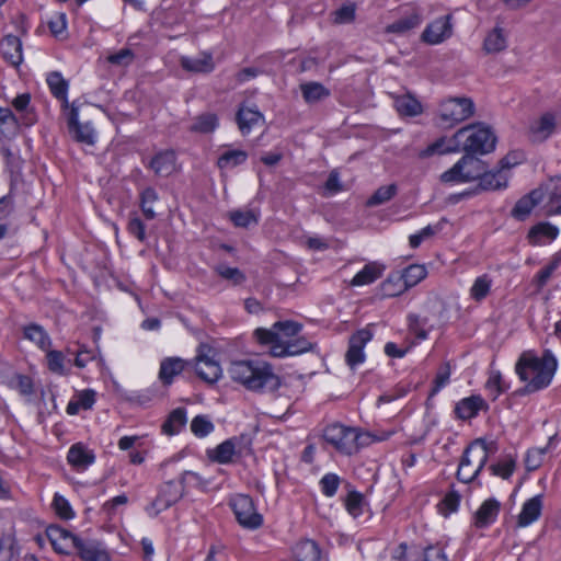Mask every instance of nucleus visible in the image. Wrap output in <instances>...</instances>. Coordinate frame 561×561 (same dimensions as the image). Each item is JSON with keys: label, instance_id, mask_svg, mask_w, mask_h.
<instances>
[{"label": "nucleus", "instance_id": "72a5a7b5", "mask_svg": "<svg viewBox=\"0 0 561 561\" xmlns=\"http://www.w3.org/2000/svg\"><path fill=\"white\" fill-rule=\"evenodd\" d=\"M181 66L184 70L201 73H209L215 67L213 57L209 54H205L201 58L182 57Z\"/></svg>", "mask_w": 561, "mask_h": 561}, {"label": "nucleus", "instance_id": "bb28decb", "mask_svg": "<svg viewBox=\"0 0 561 561\" xmlns=\"http://www.w3.org/2000/svg\"><path fill=\"white\" fill-rule=\"evenodd\" d=\"M261 119L264 121V116L256 107L240 106L236 114V122L242 135L249 134Z\"/></svg>", "mask_w": 561, "mask_h": 561}, {"label": "nucleus", "instance_id": "7ed1b4c3", "mask_svg": "<svg viewBox=\"0 0 561 561\" xmlns=\"http://www.w3.org/2000/svg\"><path fill=\"white\" fill-rule=\"evenodd\" d=\"M364 437L369 438V433H362L355 427H347L339 423L331 424L323 431V439L344 455H352L364 447L365 442H360V438Z\"/></svg>", "mask_w": 561, "mask_h": 561}, {"label": "nucleus", "instance_id": "680f3d73", "mask_svg": "<svg viewBox=\"0 0 561 561\" xmlns=\"http://www.w3.org/2000/svg\"><path fill=\"white\" fill-rule=\"evenodd\" d=\"M490 287L491 279L486 275L478 277L471 287V297L477 301H481L488 296Z\"/></svg>", "mask_w": 561, "mask_h": 561}, {"label": "nucleus", "instance_id": "1a4fd4ad", "mask_svg": "<svg viewBox=\"0 0 561 561\" xmlns=\"http://www.w3.org/2000/svg\"><path fill=\"white\" fill-rule=\"evenodd\" d=\"M374 333L370 325L357 330L348 339V348L345 360L351 368L356 367L365 360L364 347L373 339Z\"/></svg>", "mask_w": 561, "mask_h": 561}, {"label": "nucleus", "instance_id": "412c9836", "mask_svg": "<svg viewBox=\"0 0 561 561\" xmlns=\"http://www.w3.org/2000/svg\"><path fill=\"white\" fill-rule=\"evenodd\" d=\"M195 373L209 385L217 382L221 377L220 365L204 354H198L196 357Z\"/></svg>", "mask_w": 561, "mask_h": 561}, {"label": "nucleus", "instance_id": "bf43d9fd", "mask_svg": "<svg viewBox=\"0 0 561 561\" xmlns=\"http://www.w3.org/2000/svg\"><path fill=\"white\" fill-rule=\"evenodd\" d=\"M426 324V318H420L414 313H410L408 316L409 331L412 332L419 340H425L427 337V331L424 329Z\"/></svg>", "mask_w": 561, "mask_h": 561}, {"label": "nucleus", "instance_id": "9b49d317", "mask_svg": "<svg viewBox=\"0 0 561 561\" xmlns=\"http://www.w3.org/2000/svg\"><path fill=\"white\" fill-rule=\"evenodd\" d=\"M239 440H245L247 445L252 444V439L249 435L242 434L229 439H226L214 449L207 450L208 458L217 463L227 465L233 461V456L237 451V443Z\"/></svg>", "mask_w": 561, "mask_h": 561}, {"label": "nucleus", "instance_id": "774afa93", "mask_svg": "<svg viewBox=\"0 0 561 561\" xmlns=\"http://www.w3.org/2000/svg\"><path fill=\"white\" fill-rule=\"evenodd\" d=\"M127 231L140 242H145L147 239L146 226L137 215L130 216L127 224Z\"/></svg>", "mask_w": 561, "mask_h": 561}, {"label": "nucleus", "instance_id": "0eeeda50", "mask_svg": "<svg viewBox=\"0 0 561 561\" xmlns=\"http://www.w3.org/2000/svg\"><path fill=\"white\" fill-rule=\"evenodd\" d=\"M229 505L238 523L248 529H257L263 524V517L255 510L250 495L237 494L229 501Z\"/></svg>", "mask_w": 561, "mask_h": 561}, {"label": "nucleus", "instance_id": "b1692460", "mask_svg": "<svg viewBox=\"0 0 561 561\" xmlns=\"http://www.w3.org/2000/svg\"><path fill=\"white\" fill-rule=\"evenodd\" d=\"M188 363L180 357H167L160 364L159 379L163 386H170Z\"/></svg>", "mask_w": 561, "mask_h": 561}, {"label": "nucleus", "instance_id": "3c124183", "mask_svg": "<svg viewBox=\"0 0 561 561\" xmlns=\"http://www.w3.org/2000/svg\"><path fill=\"white\" fill-rule=\"evenodd\" d=\"M213 422L206 415H196L191 422L192 433L199 438L206 437L214 431Z\"/></svg>", "mask_w": 561, "mask_h": 561}, {"label": "nucleus", "instance_id": "20e7f679", "mask_svg": "<svg viewBox=\"0 0 561 561\" xmlns=\"http://www.w3.org/2000/svg\"><path fill=\"white\" fill-rule=\"evenodd\" d=\"M469 128L459 141L460 151L474 153L477 156L488 154L494 151L497 138L490 126L483 123H476L465 126Z\"/></svg>", "mask_w": 561, "mask_h": 561}, {"label": "nucleus", "instance_id": "423d86ee", "mask_svg": "<svg viewBox=\"0 0 561 561\" xmlns=\"http://www.w3.org/2000/svg\"><path fill=\"white\" fill-rule=\"evenodd\" d=\"M474 113V103L470 98H450L439 105L437 125L443 128H453L468 119Z\"/></svg>", "mask_w": 561, "mask_h": 561}, {"label": "nucleus", "instance_id": "c9c22d12", "mask_svg": "<svg viewBox=\"0 0 561 561\" xmlns=\"http://www.w3.org/2000/svg\"><path fill=\"white\" fill-rule=\"evenodd\" d=\"M79 557L83 561H111L110 554L103 548L102 543L95 540L87 541Z\"/></svg>", "mask_w": 561, "mask_h": 561}, {"label": "nucleus", "instance_id": "ea45409f", "mask_svg": "<svg viewBox=\"0 0 561 561\" xmlns=\"http://www.w3.org/2000/svg\"><path fill=\"white\" fill-rule=\"evenodd\" d=\"M559 229L550 222H539L530 228L527 238L529 243L538 244L541 237L554 240L558 237Z\"/></svg>", "mask_w": 561, "mask_h": 561}, {"label": "nucleus", "instance_id": "4be33fe9", "mask_svg": "<svg viewBox=\"0 0 561 561\" xmlns=\"http://www.w3.org/2000/svg\"><path fill=\"white\" fill-rule=\"evenodd\" d=\"M0 51L5 61L14 67L23 61L22 42L15 35H7L0 41Z\"/></svg>", "mask_w": 561, "mask_h": 561}, {"label": "nucleus", "instance_id": "338daca9", "mask_svg": "<svg viewBox=\"0 0 561 561\" xmlns=\"http://www.w3.org/2000/svg\"><path fill=\"white\" fill-rule=\"evenodd\" d=\"M181 484H184L186 488L187 484H191L197 488L201 491H207V486L209 484L208 480L203 479L198 473L194 471H184L181 476Z\"/></svg>", "mask_w": 561, "mask_h": 561}, {"label": "nucleus", "instance_id": "49530a36", "mask_svg": "<svg viewBox=\"0 0 561 561\" xmlns=\"http://www.w3.org/2000/svg\"><path fill=\"white\" fill-rule=\"evenodd\" d=\"M285 341L286 348H284V352L287 353L288 356L300 355L302 353L313 351L316 347L314 343H311L304 336H298L296 339H289Z\"/></svg>", "mask_w": 561, "mask_h": 561}, {"label": "nucleus", "instance_id": "f3484780", "mask_svg": "<svg viewBox=\"0 0 561 561\" xmlns=\"http://www.w3.org/2000/svg\"><path fill=\"white\" fill-rule=\"evenodd\" d=\"M542 199L543 192L540 188L530 191L516 202L515 206L511 210V216L519 221L526 220L531 210L540 204Z\"/></svg>", "mask_w": 561, "mask_h": 561}, {"label": "nucleus", "instance_id": "6e6d98bb", "mask_svg": "<svg viewBox=\"0 0 561 561\" xmlns=\"http://www.w3.org/2000/svg\"><path fill=\"white\" fill-rule=\"evenodd\" d=\"M53 507L57 516L61 519L69 520L75 517V512L69 501L58 493L54 495Z\"/></svg>", "mask_w": 561, "mask_h": 561}, {"label": "nucleus", "instance_id": "58836bf2", "mask_svg": "<svg viewBox=\"0 0 561 561\" xmlns=\"http://www.w3.org/2000/svg\"><path fill=\"white\" fill-rule=\"evenodd\" d=\"M380 289L383 297H397L403 294L405 288L402 282V276L400 275V271L390 273L388 277L381 283Z\"/></svg>", "mask_w": 561, "mask_h": 561}, {"label": "nucleus", "instance_id": "e433bc0d", "mask_svg": "<svg viewBox=\"0 0 561 561\" xmlns=\"http://www.w3.org/2000/svg\"><path fill=\"white\" fill-rule=\"evenodd\" d=\"M400 275L402 276V282L407 291L423 280L427 275V271L424 265L411 264L402 270Z\"/></svg>", "mask_w": 561, "mask_h": 561}, {"label": "nucleus", "instance_id": "0e129e2a", "mask_svg": "<svg viewBox=\"0 0 561 561\" xmlns=\"http://www.w3.org/2000/svg\"><path fill=\"white\" fill-rule=\"evenodd\" d=\"M341 479L335 473H327L320 480L321 491L325 496H333L340 485Z\"/></svg>", "mask_w": 561, "mask_h": 561}, {"label": "nucleus", "instance_id": "4468645a", "mask_svg": "<svg viewBox=\"0 0 561 561\" xmlns=\"http://www.w3.org/2000/svg\"><path fill=\"white\" fill-rule=\"evenodd\" d=\"M423 22L421 10L412 8L407 11L400 19L388 24L385 32L388 34L404 35L410 31L419 27Z\"/></svg>", "mask_w": 561, "mask_h": 561}, {"label": "nucleus", "instance_id": "39448f33", "mask_svg": "<svg viewBox=\"0 0 561 561\" xmlns=\"http://www.w3.org/2000/svg\"><path fill=\"white\" fill-rule=\"evenodd\" d=\"M486 163L477 154L465 152V154L447 171L440 174L443 183H468L477 181L484 170Z\"/></svg>", "mask_w": 561, "mask_h": 561}, {"label": "nucleus", "instance_id": "69168bd1", "mask_svg": "<svg viewBox=\"0 0 561 561\" xmlns=\"http://www.w3.org/2000/svg\"><path fill=\"white\" fill-rule=\"evenodd\" d=\"M547 451V447L545 448H533L529 449L525 457V467L527 471L537 470L542 463V457Z\"/></svg>", "mask_w": 561, "mask_h": 561}, {"label": "nucleus", "instance_id": "dca6fc26", "mask_svg": "<svg viewBox=\"0 0 561 561\" xmlns=\"http://www.w3.org/2000/svg\"><path fill=\"white\" fill-rule=\"evenodd\" d=\"M501 511V503L494 499L485 500L473 514L472 525L478 529H484L492 525Z\"/></svg>", "mask_w": 561, "mask_h": 561}, {"label": "nucleus", "instance_id": "4c0bfd02", "mask_svg": "<svg viewBox=\"0 0 561 561\" xmlns=\"http://www.w3.org/2000/svg\"><path fill=\"white\" fill-rule=\"evenodd\" d=\"M394 107L403 116L412 117L422 113L421 103L410 94L396 98Z\"/></svg>", "mask_w": 561, "mask_h": 561}, {"label": "nucleus", "instance_id": "cd10ccee", "mask_svg": "<svg viewBox=\"0 0 561 561\" xmlns=\"http://www.w3.org/2000/svg\"><path fill=\"white\" fill-rule=\"evenodd\" d=\"M385 266L376 262L366 264L352 279V286H363L374 283L381 277Z\"/></svg>", "mask_w": 561, "mask_h": 561}, {"label": "nucleus", "instance_id": "a211bd4d", "mask_svg": "<svg viewBox=\"0 0 561 561\" xmlns=\"http://www.w3.org/2000/svg\"><path fill=\"white\" fill-rule=\"evenodd\" d=\"M471 454H473L476 456V454L471 449V447L467 446L465 448V450H463V454L461 456V459H460V462H459V466H458V470H457V473H456L457 480L460 481V482H463V483H470V482L474 481L476 478L481 472V470L486 465L485 456H481L480 459H479L478 467L476 469H472L471 468V460L469 458V456Z\"/></svg>", "mask_w": 561, "mask_h": 561}, {"label": "nucleus", "instance_id": "ddd939ff", "mask_svg": "<svg viewBox=\"0 0 561 561\" xmlns=\"http://www.w3.org/2000/svg\"><path fill=\"white\" fill-rule=\"evenodd\" d=\"M185 493L184 484L181 481L176 483L173 480L167 481L161 486L158 496L152 502L153 506H157V513L171 507L178 501H180Z\"/></svg>", "mask_w": 561, "mask_h": 561}, {"label": "nucleus", "instance_id": "2f4dec72", "mask_svg": "<svg viewBox=\"0 0 561 561\" xmlns=\"http://www.w3.org/2000/svg\"><path fill=\"white\" fill-rule=\"evenodd\" d=\"M23 336L34 342L41 350L46 351L51 340L45 329L37 323H30L23 328Z\"/></svg>", "mask_w": 561, "mask_h": 561}, {"label": "nucleus", "instance_id": "2eb2a0df", "mask_svg": "<svg viewBox=\"0 0 561 561\" xmlns=\"http://www.w3.org/2000/svg\"><path fill=\"white\" fill-rule=\"evenodd\" d=\"M489 404L480 394H472L460 400L455 407V414L459 420L467 421L476 417L480 411H488Z\"/></svg>", "mask_w": 561, "mask_h": 561}, {"label": "nucleus", "instance_id": "9d476101", "mask_svg": "<svg viewBox=\"0 0 561 561\" xmlns=\"http://www.w3.org/2000/svg\"><path fill=\"white\" fill-rule=\"evenodd\" d=\"M451 14H447L436 19L427 24L421 34V41L428 45H436L453 35Z\"/></svg>", "mask_w": 561, "mask_h": 561}, {"label": "nucleus", "instance_id": "c03bdc74", "mask_svg": "<svg viewBox=\"0 0 561 561\" xmlns=\"http://www.w3.org/2000/svg\"><path fill=\"white\" fill-rule=\"evenodd\" d=\"M19 121L8 107H0V133L4 136L15 135L19 130Z\"/></svg>", "mask_w": 561, "mask_h": 561}, {"label": "nucleus", "instance_id": "393cba45", "mask_svg": "<svg viewBox=\"0 0 561 561\" xmlns=\"http://www.w3.org/2000/svg\"><path fill=\"white\" fill-rule=\"evenodd\" d=\"M542 510V500L541 495H536L529 500H527L523 507L522 512L517 517V526L518 527H527L535 520H537L541 515Z\"/></svg>", "mask_w": 561, "mask_h": 561}, {"label": "nucleus", "instance_id": "c756f323", "mask_svg": "<svg viewBox=\"0 0 561 561\" xmlns=\"http://www.w3.org/2000/svg\"><path fill=\"white\" fill-rule=\"evenodd\" d=\"M554 128V115L545 113L538 121L530 125L529 130L535 139L545 140L553 133Z\"/></svg>", "mask_w": 561, "mask_h": 561}, {"label": "nucleus", "instance_id": "603ef678", "mask_svg": "<svg viewBox=\"0 0 561 561\" xmlns=\"http://www.w3.org/2000/svg\"><path fill=\"white\" fill-rule=\"evenodd\" d=\"M468 446L474 451L476 458L480 459L481 456H485L486 460L489 455L496 453L499 448L495 440L486 442L482 437L476 438Z\"/></svg>", "mask_w": 561, "mask_h": 561}, {"label": "nucleus", "instance_id": "5fc2aeb1", "mask_svg": "<svg viewBox=\"0 0 561 561\" xmlns=\"http://www.w3.org/2000/svg\"><path fill=\"white\" fill-rule=\"evenodd\" d=\"M485 387L492 393V400L495 401L500 394L506 392L510 386L503 380L500 371H494L489 377Z\"/></svg>", "mask_w": 561, "mask_h": 561}, {"label": "nucleus", "instance_id": "f03ea898", "mask_svg": "<svg viewBox=\"0 0 561 561\" xmlns=\"http://www.w3.org/2000/svg\"><path fill=\"white\" fill-rule=\"evenodd\" d=\"M230 378L251 391L275 392L282 386L271 364L263 360H236L228 368Z\"/></svg>", "mask_w": 561, "mask_h": 561}, {"label": "nucleus", "instance_id": "37998d69", "mask_svg": "<svg viewBox=\"0 0 561 561\" xmlns=\"http://www.w3.org/2000/svg\"><path fill=\"white\" fill-rule=\"evenodd\" d=\"M398 193V186L394 183L378 187L374 194L367 199L366 206L375 207L382 205L392 199Z\"/></svg>", "mask_w": 561, "mask_h": 561}, {"label": "nucleus", "instance_id": "6e6552de", "mask_svg": "<svg viewBox=\"0 0 561 561\" xmlns=\"http://www.w3.org/2000/svg\"><path fill=\"white\" fill-rule=\"evenodd\" d=\"M46 536L54 550L60 554H70L72 549H76L79 554L87 543V541L59 525H49L46 528Z\"/></svg>", "mask_w": 561, "mask_h": 561}, {"label": "nucleus", "instance_id": "a19ab883", "mask_svg": "<svg viewBox=\"0 0 561 561\" xmlns=\"http://www.w3.org/2000/svg\"><path fill=\"white\" fill-rule=\"evenodd\" d=\"M507 46L502 27H494L485 37L483 48L488 54H495L504 50Z\"/></svg>", "mask_w": 561, "mask_h": 561}, {"label": "nucleus", "instance_id": "aec40b11", "mask_svg": "<svg viewBox=\"0 0 561 561\" xmlns=\"http://www.w3.org/2000/svg\"><path fill=\"white\" fill-rule=\"evenodd\" d=\"M176 154L172 149L161 150L156 153L149 164L156 175L167 178L171 175L175 170Z\"/></svg>", "mask_w": 561, "mask_h": 561}, {"label": "nucleus", "instance_id": "473e14b6", "mask_svg": "<svg viewBox=\"0 0 561 561\" xmlns=\"http://www.w3.org/2000/svg\"><path fill=\"white\" fill-rule=\"evenodd\" d=\"M219 125L218 116L215 113L206 112L197 115L193 124L190 126V131L196 134H210Z\"/></svg>", "mask_w": 561, "mask_h": 561}, {"label": "nucleus", "instance_id": "79ce46f5", "mask_svg": "<svg viewBox=\"0 0 561 561\" xmlns=\"http://www.w3.org/2000/svg\"><path fill=\"white\" fill-rule=\"evenodd\" d=\"M248 159V152L241 149L227 150L217 160L219 169H232L243 164Z\"/></svg>", "mask_w": 561, "mask_h": 561}, {"label": "nucleus", "instance_id": "4d7b16f0", "mask_svg": "<svg viewBox=\"0 0 561 561\" xmlns=\"http://www.w3.org/2000/svg\"><path fill=\"white\" fill-rule=\"evenodd\" d=\"M364 504V495L357 491L350 492L345 500L347 512L355 518L363 514Z\"/></svg>", "mask_w": 561, "mask_h": 561}, {"label": "nucleus", "instance_id": "864d4df0", "mask_svg": "<svg viewBox=\"0 0 561 561\" xmlns=\"http://www.w3.org/2000/svg\"><path fill=\"white\" fill-rule=\"evenodd\" d=\"M273 328L277 330L284 340H289L299 334L302 330V324L296 321H277L273 324Z\"/></svg>", "mask_w": 561, "mask_h": 561}, {"label": "nucleus", "instance_id": "6ab92c4d", "mask_svg": "<svg viewBox=\"0 0 561 561\" xmlns=\"http://www.w3.org/2000/svg\"><path fill=\"white\" fill-rule=\"evenodd\" d=\"M67 460L73 469L83 471L95 461V455L84 444L76 443L69 448Z\"/></svg>", "mask_w": 561, "mask_h": 561}, {"label": "nucleus", "instance_id": "13d9d810", "mask_svg": "<svg viewBox=\"0 0 561 561\" xmlns=\"http://www.w3.org/2000/svg\"><path fill=\"white\" fill-rule=\"evenodd\" d=\"M47 366L51 373L58 375H67L68 370L64 367L65 355L61 351H48L47 352Z\"/></svg>", "mask_w": 561, "mask_h": 561}, {"label": "nucleus", "instance_id": "f257e3e1", "mask_svg": "<svg viewBox=\"0 0 561 561\" xmlns=\"http://www.w3.org/2000/svg\"><path fill=\"white\" fill-rule=\"evenodd\" d=\"M557 370V359L550 350L543 351L542 359L530 353H523L515 371L522 381H528L524 387L514 391V396L523 397L547 388Z\"/></svg>", "mask_w": 561, "mask_h": 561}, {"label": "nucleus", "instance_id": "09e8293b", "mask_svg": "<svg viewBox=\"0 0 561 561\" xmlns=\"http://www.w3.org/2000/svg\"><path fill=\"white\" fill-rule=\"evenodd\" d=\"M229 219L239 228H248L251 225H257L259 219L252 209L247 210H232L229 213Z\"/></svg>", "mask_w": 561, "mask_h": 561}, {"label": "nucleus", "instance_id": "052dcab7", "mask_svg": "<svg viewBox=\"0 0 561 561\" xmlns=\"http://www.w3.org/2000/svg\"><path fill=\"white\" fill-rule=\"evenodd\" d=\"M333 21L336 24H348L355 20L356 7L354 3L343 4L333 12Z\"/></svg>", "mask_w": 561, "mask_h": 561}, {"label": "nucleus", "instance_id": "8fccbe9b", "mask_svg": "<svg viewBox=\"0 0 561 561\" xmlns=\"http://www.w3.org/2000/svg\"><path fill=\"white\" fill-rule=\"evenodd\" d=\"M450 378V365L449 363H445L442 365L433 381V387L430 391L427 402H430L439 391L442 388H444L448 382Z\"/></svg>", "mask_w": 561, "mask_h": 561}, {"label": "nucleus", "instance_id": "5701e85b", "mask_svg": "<svg viewBox=\"0 0 561 561\" xmlns=\"http://www.w3.org/2000/svg\"><path fill=\"white\" fill-rule=\"evenodd\" d=\"M477 180L479 183L474 188L478 190V193L482 191H497L507 186V178L499 169L490 171L486 168Z\"/></svg>", "mask_w": 561, "mask_h": 561}, {"label": "nucleus", "instance_id": "f8f14e48", "mask_svg": "<svg viewBox=\"0 0 561 561\" xmlns=\"http://www.w3.org/2000/svg\"><path fill=\"white\" fill-rule=\"evenodd\" d=\"M469 128H460L458 129L453 137L447 139L446 137H440L436 139L433 144L428 145L425 149L420 152V158H428L433 154H444L450 152H459L461 138H463L465 131Z\"/></svg>", "mask_w": 561, "mask_h": 561}, {"label": "nucleus", "instance_id": "7c9ffc66", "mask_svg": "<svg viewBox=\"0 0 561 561\" xmlns=\"http://www.w3.org/2000/svg\"><path fill=\"white\" fill-rule=\"evenodd\" d=\"M47 84L50 89L51 94L59 101L62 102L65 107L68 106V81L65 80L60 72L53 71L47 76Z\"/></svg>", "mask_w": 561, "mask_h": 561}, {"label": "nucleus", "instance_id": "de8ad7c7", "mask_svg": "<svg viewBox=\"0 0 561 561\" xmlns=\"http://www.w3.org/2000/svg\"><path fill=\"white\" fill-rule=\"evenodd\" d=\"M515 467H516V459L513 456L508 455L502 461L492 463L489 467V470L491 471V473L493 476H499L502 479L507 480L514 473Z\"/></svg>", "mask_w": 561, "mask_h": 561}, {"label": "nucleus", "instance_id": "a18cd8bd", "mask_svg": "<svg viewBox=\"0 0 561 561\" xmlns=\"http://www.w3.org/2000/svg\"><path fill=\"white\" fill-rule=\"evenodd\" d=\"M72 139L77 142L85 144V145H94L95 135L93 127L89 124H78L68 129Z\"/></svg>", "mask_w": 561, "mask_h": 561}, {"label": "nucleus", "instance_id": "e2e57ef3", "mask_svg": "<svg viewBox=\"0 0 561 561\" xmlns=\"http://www.w3.org/2000/svg\"><path fill=\"white\" fill-rule=\"evenodd\" d=\"M216 272L219 276L225 279L231 280L233 285H240L245 282L247 277L243 272H241L238 267H230L227 265H218L216 267Z\"/></svg>", "mask_w": 561, "mask_h": 561}, {"label": "nucleus", "instance_id": "c85d7f7f", "mask_svg": "<svg viewBox=\"0 0 561 561\" xmlns=\"http://www.w3.org/2000/svg\"><path fill=\"white\" fill-rule=\"evenodd\" d=\"M302 98L306 103H318L330 96L331 92L322 83L310 81L300 85Z\"/></svg>", "mask_w": 561, "mask_h": 561}, {"label": "nucleus", "instance_id": "a878e982", "mask_svg": "<svg viewBox=\"0 0 561 561\" xmlns=\"http://www.w3.org/2000/svg\"><path fill=\"white\" fill-rule=\"evenodd\" d=\"M186 409L179 407L172 410L161 425V432L168 436L176 435L186 425Z\"/></svg>", "mask_w": 561, "mask_h": 561}, {"label": "nucleus", "instance_id": "f704fd0d", "mask_svg": "<svg viewBox=\"0 0 561 561\" xmlns=\"http://www.w3.org/2000/svg\"><path fill=\"white\" fill-rule=\"evenodd\" d=\"M296 561H320L321 551L313 540L301 541L294 549Z\"/></svg>", "mask_w": 561, "mask_h": 561}]
</instances>
